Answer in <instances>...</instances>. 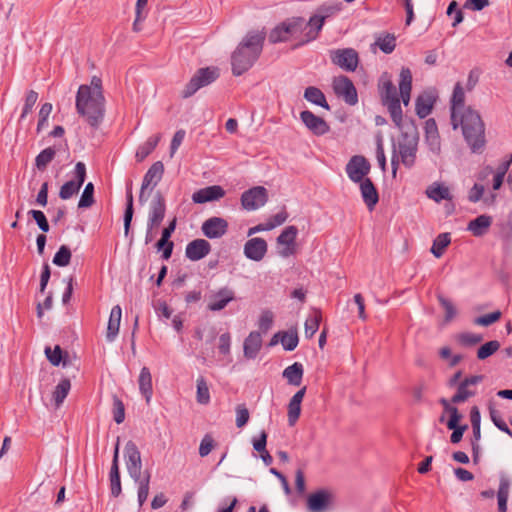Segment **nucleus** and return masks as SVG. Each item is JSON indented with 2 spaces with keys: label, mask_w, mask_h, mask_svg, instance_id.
I'll return each instance as SVG.
<instances>
[{
  "label": "nucleus",
  "mask_w": 512,
  "mask_h": 512,
  "mask_svg": "<svg viewBox=\"0 0 512 512\" xmlns=\"http://www.w3.org/2000/svg\"><path fill=\"white\" fill-rule=\"evenodd\" d=\"M379 94L383 105H385L390 113L392 121L397 127L402 123V108L400 101L405 106L410 102L411 89H412V73L407 67H403L399 74V94L398 97L395 85L388 73L382 74L379 80Z\"/></svg>",
  "instance_id": "f257e3e1"
},
{
  "label": "nucleus",
  "mask_w": 512,
  "mask_h": 512,
  "mask_svg": "<svg viewBox=\"0 0 512 512\" xmlns=\"http://www.w3.org/2000/svg\"><path fill=\"white\" fill-rule=\"evenodd\" d=\"M266 38L264 30L249 31L231 56L232 73L240 76L248 71L260 57Z\"/></svg>",
  "instance_id": "f03ea898"
},
{
  "label": "nucleus",
  "mask_w": 512,
  "mask_h": 512,
  "mask_svg": "<svg viewBox=\"0 0 512 512\" xmlns=\"http://www.w3.org/2000/svg\"><path fill=\"white\" fill-rule=\"evenodd\" d=\"M401 133L392 143L391 166L392 174L395 177L399 163L406 168H412L416 162V154L418 151L419 135L417 128L413 125L399 127Z\"/></svg>",
  "instance_id": "7ed1b4c3"
},
{
  "label": "nucleus",
  "mask_w": 512,
  "mask_h": 512,
  "mask_svg": "<svg viewBox=\"0 0 512 512\" xmlns=\"http://www.w3.org/2000/svg\"><path fill=\"white\" fill-rule=\"evenodd\" d=\"M76 110L88 124L97 128L104 118L105 98L103 92L91 93V87L81 85L76 95Z\"/></svg>",
  "instance_id": "20e7f679"
},
{
  "label": "nucleus",
  "mask_w": 512,
  "mask_h": 512,
  "mask_svg": "<svg viewBox=\"0 0 512 512\" xmlns=\"http://www.w3.org/2000/svg\"><path fill=\"white\" fill-rule=\"evenodd\" d=\"M461 126L463 136L473 152L481 150L485 145V125L480 114L471 107L459 112L457 127Z\"/></svg>",
  "instance_id": "39448f33"
},
{
  "label": "nucleus",
  "mask_w": 512,
  "mask_h": 512,
  "mask_svg": "<svg viewBox=\"0 0 512 512\" xmlns=\"http://www.w3.org/2000/svg\"><path fill=\"white\" fill-rule=\"evenodd\" d=\"M304 19L293 17L277 25L269 34L271 43L285 42L303 32Z\"/></svg>",
  "instance_id": "423d86ee"
},
{
  "label": "nucleus",
  "mask_w": 512,
  "mask_h": 512,
  "mask_svg": "<svg viewBox=\"0 0 512 512\" xmlns=\"http://www.w3.org/2000/svg\"><path fill=\"white\" fill-rule=\"evenodd\" d=\"M219 77L217 68L206 67L199 69L190 81L186 84L182 91L183 98H189L194 95L200 88L205 87L214 82Z\"/></svg>",
  "instance_id": "0eeeda50"
},
{
  "label": "nucleus",
  "mask_w": 512,
  "mask_h": 512,
  "mask_svg": "<svg viewBox=\"0 0 512 512\" xmlns=\"http://www.w3.org/2000/svg\"><path fill=\"white\" fill-rule=\"evenodd\" d=\"M74 180L64 183L59 191V197L63 200L70 199L77 194L85 182L86 166L83 162H77L74 169Z\"/></svg>",
  "instance_id": "6e6552de"
},
{
  "label": "nucleus",
  "mask_w": 512,
  "mask_h": 512,
  "mask_svg": "<svg viewBox=\"0 0 512 512\" xmlns=\"http://www.w3.org/2000/svg\"><path fill=\"white\" fill-rule=\"evenodd\" d=\"M124 459L129 476L133 480H139L142 470L141 454L133 441H128L124 448Z\"/></svg>",
  "instance_id": "1a4fd4ad"
},
{
  "label": "nucleus",
  "mask_w": 512,
  "mask_h": 512,
  "mask_svg": "<svg viewBox=\"0 0 512 512\" xmlns=\"http://www.w3.org/2000/svg\"><path fill=\"white\" fill-rule=\"evenodd\" d=\"M330 58L335 65L350 72L355 71L359 63L358 53L353 48L333 50L330 53Z\"/></svg>",
  "instance_id": "9d476101"
},
{
  "label": "nucleus",
  "mask_w": 512,
  "mask_h": 512,
  "mask_svg": "<svg viewBox=\"0 0 512 512\" xmlns=\"http://www.w3.org/2000/svg\"><path fill=\"white\" fill-rule=\"evenodd\" d=\"M298 229L296 226H287L277 237L278 254L288 258L296 253V238Z\"/></svg>",
  "instance_id": "9b49d317"
},
{
  "label": "nucleus",
  "mask_w": 512,
  "mask_h": 512,
  "mask_svg": "<svg viewBox=\"0 0 512 512\" xmlns=\"http://www.w3.org/2000/svg\"><path fill=\"white\" fill-rule=\"evenodd\" d=\"M333 90L338 97H341L348 105H355L358 102L357 90L353 82L347 76L335 77Z\"/></svg>",
  "instance_id": "f8f14e48"
},
{
  "label": "nucleus",
  "mask_w": 512,
  "mask_h": 512,
  "mask_svg": "<svg viewBox=\"0 0 512 512\" xmlns=\"http://www.w3.org/2000/svg\"><path fill=\"white\" fill-rule=\"evenodd\" d=\"M268 200L267 190L262 186H256L241 195L242 207L247 211H254L264 206Z\"/></svg>",
  "instance_id": "ddd939ff"
},
{
  "label": "nucleus",
  "mask_w": 512,
  "mask_h": 512,
  "mask_svg": "<svg viewBox=\"0 0 512 512\" xmlns=\"http://www.w3.org/2000/svg\"><path fill=\"white\" fill-rule=\"evenodd\" d=\"M484 379L483 375H474L465 378L458 385L457 392L452 396L451 402L453 404L463 403L469 398L476 395V389L473 388Z\"/></svg>",
  "instance_id": "4468645a"
},
{
  "label": "nucleus",
  "mask_w": 512,
  "mask_h": 512,
  "mask_svg": "<svg viewBox=\"0 0 512 512\" xmlns=\"http://www.w3.org/2000/svg\"><path fill=\"white\" fill-rule=\"evenodd\" d=\"M370 163L363 156H353L346 165V173L351 181L359 183L370 171Z\"/></svg>",
  "instance_id": "2eb2a0df"
},
{
  "label": "nucleus",
  "mask_w": 512,
  "mask_h": 512,
  "mask_svg": "<svg viewBox=\"0 0 512 512\" xmlns=\"http://www.w3.org/2000/svg\"><path fill=\"white\" fill-rule=\"evenodd\" d=\"M300 119L305 127L314 135L322 136L329 132V124L322 118L309 110L300 113Z\"/></svg>",
  "instance_id": "dca6fc26"
},
{
  "label": "nucleus",
  "mask_w": 512,
  "mask_h": 512,
  "mask_svg": "<svg viewBox=\"0 0 512 512\" xmlns=\"http://www.w3.org/2000/svg\"><path fill=\"white\" fill-rule=\"evenodd\" d=\"M333 498V493L329 490H318L309 495L307 499L308 509L311 512H323L331 506Z\"/></svg>",
  "instance_id": "f3484780"
},
{
  "label": "nucleus",
  "mask_w": 512,
  "mask_h": 512,
  "mask_svg": "<svg viewBox=\"0 0 512 512\" xmlns=\"http://www.w3.org/2000/svg\"><path fill=\"white\" fill-rule=\"evenodd\" d=\"M166 212L165 199L160 192H157L150 202L147 224L151 227H159Z\"/></svg>",
  "instance_id": "a211bd4d"
},
{
  "label": "nucleus",
  "mask_w": 512,
  "mask_h": 512,
  "mask_svg": "<svg viewBox=\"0 0 512 512\" xmlns=\"http://www.w3.org/2000/svg\"><path fill=\"white\" fill-rule=\"evenodd\" d=\"M203 234L210 239H217L226 234L228 222L221 217H211L202 224Z\"/></svg>",
  "instance_id": "6ab92c4d"
},
{
  "label": "nucleus",
  "mask_w": 512,
  "mask_h": 512,
  "mask_svg": "<svg viewBox=\"0 0 512 512\" xmlns=\"http://www.w3.org/2000/svg\"><path fill=\"white\" fill-rule=\"evenodd\" d=\"M267 242L260 237L249 239L244 245V255L246 258L259 262L267 253Z\"/></svg>",
  "instance_id": "aec40b11"
},
{
  "label": "nucleus",
  "mask_w": 512,
  "mask_h": 512,
  "mask_svg": "<svg viewBox=\"0 0 512 512\" xmlns=\"http://www.w3.org/2000/svg\"><path fill=\"white\" fill-rule=\"evenodd\" d=\"M225 190L219 185H212L195 191L192 201L197 204L216 201L224 197Z\"/></svg>",
  "instance_id": "412c9836"
},
{
  "label": "nucleus",
  "mask_w": 512,
  "mask_h": 512,
  "mask_svg": "<svg viewBox=\"0 0 512 512\" xmlns=\"http://www.w3.org/2000/svg\"><path fill=\"white\" fill-rule=\"evenodd\" d=\"M210 251L211 245L207 240L195 239L187 244L185 255L191 261H198L206 257Z\"/></svg>",
  "instance_id": "4be33fe9"
},
{
  "label": "nucleus",
  "mask_w": 512,
  "mask_h": 512,
  "mask_svg": "<svg viewBox=\"0 0 512 512\" xmlns=\"http://www.w3.org/2000/svg\"><path fill=\"white\" fill-rule=\"evenodd\" d=\"M465 103V93L461 83H456L453 89V94L451 98V122L453 128H457V120L459 112L463 111L466 107Z\"/></svg>",
  "instance_id": "5701e85b"
},
{
  "label": "nucleus",
  "mask_w": 512,
  "mask_h": 512,
  "mask_svg": "<svg viewBox=\"0 0 512 512\" xmlns=\"http://www.w3.org/2000/svg\"><path fill=\"white\" fill-rule=\"evenodd\" d=\"M425 141L429 150L434 154H439L441 150L440 136L436 121L432 118L425 122Z\"/></svg>",
  "instance_id": "b1692460"
},
{
  "label": "nucleus",
  "mask_w": 512,
  "mask_h": 512,
  "mask_svg": "<svg viewBox=\"0 0 512 512\" xmlns=\"http://www.w3.org/2000/svg\"><path fill=\"white\" fill-rule=\"evenodd\" d=\"M118 458H119V438L117 439V442L115 445L112 465H111V469H110V487H111V494L114 497H118L122 491Z\"/></svg>",
  "instance_id": "393cba45"
},
{
  "label": "nucleus",
  "mask_w": 512,
  "mask_h": 512,
  "mask_svg": "<svg viewBox=\"0 0 512 512\" xmlns=\"http://www.w3.org/2000/svg\"><path fill=\"white\" fill-rule=\"evenodd\" d=\"M233 299L234 292L231 289L224 287L210 296L208 309L210 311H220L224 309Z\"/></svg>",
  "instance_id": "a878e982"
},
{
  "label": "nucleus",
  "mask_w": 512,
  "mask_h": 512,
  "mask_svg": "<svg viewBox=\"0 0 512 512\" xmlns=\"http://www.w3.org/2000/svg\"><path fill=\"white\" fill-rule=\"evenodd\" d=\"M492 222L491 216L483 214L471 220L467 225V230L475 237H482L488 233Z\"/></svg>",
  "instance_id": "bb28decb"
},
{
  "label": "nucleus",
  "mask_w": 512,
  "mask_h": 512,
  "mask_svg": "<svg viewBox=\"0 0 512 512\" xmlns=\"http://www.w3.org/2000/svg\"><path fill=\"white\" fill-rule=\"evenodd\" d=\"M164 173V165L162 162L157 161L152 164V166L148 169L146 174L144 175L142 186L143 189L152 190L157 184L161 181Z\"/></svg>",
  "instance_id": "cd10ccee"
},
{
  "label": "nucleus",
  "mask_w": 512,
  "mask_h": 512,
  "mask_svg": "<svg viewBox=\"0 0 512 512\" xmlns=\"http://www.w3.org/2000/svg\"><path fill=\"white\" fill-rule=\"evenodd\" d=\"M360 183L361 195L364 203L369 210H373L379 200L378 192L369 178H365Z\"/></svg>",
  "instance_id": "c85d7f7f"
},
{
  "label": "nucleus",
  "mask_w": 512,
  "mask_h": 512,
  "mask_svg": "<svg viewBox=\"0 0 512 512\" xmlns=\"http://www.w3.org/2000/svg\"><path fill=\"white\" fill-rule=\"evenodd\" d=\"M306 393V386L298 390L290 399L288 404V422L293 426L299 419L301 413V403Z\"/></svg>",
  "instance_id": "c756f323"
},
{
  "label": "nucleus",
  "mask_w": 512,
  "mask_h": 512,
  "mask_svg": "<svg viewBox=\"0 0 512 512\" xmlns=\"http://www.w3.org/2000/svg\"><path fill=\"white\" fill-rule=\"evenodd\" d=\"M262 346L261 334L257 331L251 332L244 340V356L248 359H254Z\"/></svg>",
  "instance_id": "7c9ffc66"
},
{
  "label": "nucleus",
  "mask_w": 512,
  "mask_h": 512,
  "mask_svg": "<svg viewBox=\"0 0 512 512\" xmlns=\"http://www.w3.org/2000/svg\"><path fill=\"white\" fill-rule=\"evenodd\" d=\"M325 21L324 16L314 15L309 19L308 23L304 22L303 31L305 32V39L302 43H307L317 38L319 31L322 29Z\"/></svg>",
  "instance_id": "2f4dec72"
},
{
  "label": "nucleus",
  "mask_w": 512,
  "mask_h": 512,
  "mask_svg": "<svg viewBox=\"0 0 512 512\" xmlns=\"http://www.w3.org/2000/svg\"><path fill=\"white\" fill-rule=\"evenodd\" d=\"M121 316H122L121 307L119 305L114 306L110 312V317H109L108 326H107V333H106V338L109 342L114 341L116 336L118 335L119 328H120V322H121Z\"/></svg>",
  "instance_id": "473e14b6"
},
{
  "label": "nucleus",
  "mask_w": 512,
  "mask_h": 512,
  "mask_svg": "<svg viewBox=\"0 0 512 512\" xmlns=\"http://www.w3.org/2000/svg\"><path fill=\"white\" fill-rule=\"evenodd\" d=\"M510 485V479L505 474H501L497 492L498 512H507V501L509 497Z\"/></svg>",
  "instance_id": "72a5a7b5"
},
{
  "label": "nucleus",
  "mask_w": 512,
  "mask_h": 512,
  "mask_svg": "<svg viewBox=\"0 0 512 512\" xmlns=\"http://www.w3.org/2000/svg\"><path fill=\"white\" fill-rule=\"evenodd\" d=\"M303 374V365L299 362H295L283 370L282 376L290 385L299 386L302 383Z\"/></svg>",
  "instance_id": "f704fd0d"
},
{
  "label": "nucleus",
  "mask_w": 512,
  "mask_h": 512,
  "mask_svg": "<svg viewBox=\"0 0 512 512\" xmlns=\"http://www.w3.org/2000/svg\"><path fill=\"white\" fill-rule=\"evenodd\" d=\"M138 383L141 394L145 397L146 402L149 403L153 394V388L152 376L147 367L141 369Z\"/></svg>",
  "instance_id": "c9c22d12"
},
{
  "label": "nucleus",
  "mask_w": 512,
  "mask_h": 512,
  "mask_svg": "<svg viewBox=\"0 0 512 512\" xmlns=\"http://www.w3.org/2000/svg\"><path fill=\"white\" fill-rule=\"evenodd\" d=\"M426 195L428 198L434 200L439 203L442 200H451L452 195L447 186H444L440 183H433L426 189Z\"/></svg>",
  "instance_id": "e433bc0d"
},
{
  "label": "nucleus",
  "mask_w": 512,
  "mask_h": 512,
  "mask_svg": "<svg viewBox=\"0 0 512 512\" xmlns=\"http://www.w3.org/2000/svg\"><path fill=\"white\" fill-rule=\"evenodd\" d=\"M304 98L312 104L318 105L326 110H330V106L324 93L315 86H309L305 89Z\"/></svg>",
  "instance_id": "4c0bfd02"
},
{
  "label": "nucleus",
  "mask_w": 512,
  "mask_h": 512,
  "mask_svg": "<svg viewBox=\"0 0 512 512\" xmlns=\"http://www.w3.org/2000/svg\"><path fill=\"white\" fill-rule=\"evenodd\" d=\"M435 102V98L431 94H423L417 97L416 99V114L420 118L427 117L433 108Z\"/></svg>",
  "instance_id": "58836bf2"
},
{
  "label": "nucleus",
  "mask_w": 512,
  "mask_h": 512,
  "mask_svg": "<svg viewBox=\"0 0 512 512\" xmlns=\"http://www.w3.org/2000/svg\"><path fill=\"white\" fill-rule=\"evenodd\" d=\"M161 135L157 134L155 136L149 137L143 144H141L135 154V158L137 162H142L148 155L152 153V151L158 145L160 141Z\"/></svg>",
  "instance_id": "ea45409f"
},
{
  "label": "nucleus",
  "mask_w": 512,
  "mask_h": 512,
  "mask_svg": "<svg viewBox=\"0 0 512 512\" xmlns=\"http://www.w3.org/2000/svg\"><path fill=\"white\" fill-rule=\"evenodd\" d=\"M322 321L321 311L314 309L305 321V336L312 338L319 329L320 322Z\"/></svg>",
  "instance_id": "a19ab883"
},
{
  "label": "nucleus",
  "mask_w": 512,
  "mask_h": 512,
  "mask_svg": "<svg viewBox=\"0 0 512 512\" xmlns=\"http://www.w3.org/2000/svg\"><path fill=\"white\" fill-rule=\"evenodd\" d=\"M133 194L132 184L130 183L126 190V209L124 212V233L127 236L130 231V226L133 218Z\"/></svg>",
  "instance_id": "79ce46f5"
},
{
  "label": "nucleus",
  "mask_w": 512,
  "mask_h": 512,
  "mask_svg": "<svg viewBox=\"0 0 512 512\" xmlns=\"http://www.w3.org/2000/svg\"><path fill=\"white\" fill-rule=\"evenodd\" d=\"M150 472L146 471L144 476L139 475V480H134L138 484V503L141 507L148 498L150 487Z\"/></svg>",
  "instance_id": "37998d69"
},
{
  "label": "nucleus",
  "mask_w": 512,
  "mask_h": 512,
  "mask_svg": "<svg viewBox=\"0 0 512 512\" xmlns=\"http://www.w3.org/2000/svg\"><path fill=\"white\" fill-rule=\"evenodd\" d=\"M450 242H451V237H450L449 233L439 234L433 241V244L431 247V253L436 258H440L444 254L445 249L448 247Z\"/></svg>",
  "instance_id": "c03bdc74"
},
{
  "label": "nucleus",
  "mask_w": 512,
  "mask_h": 512,
  "mask_svg": "<svg viewBox=\"0 0 512 512\" xmlns=\"http://www.w3.org/2000/svg\"><path fill=\"white\" fill-rule=\"evenodd\" d=\"M196 382V400L201 405H207L210 402V391L207 381L203 376H200Z\"/></svg>",
  "instance_id": "a18cd8bd"
},
{
  "label": "nucleus",
  "mask_w": 512,
  "mask_h": 512,
  "mask_svg": "<svg viewBox=\"0 0 512 512\" xmlns=\"http://www.w3.org/2000/svg\"><path fill=\"white\" fill-rule=\"evenodd\" d=\"M45 354L52 365L59 366L61 363L63 366L67 365L68 354L65 353V355H63V351L61 350L60 346H55L53 350L50 347H46Z\"/></svg>",
  "instance_id": "49530a36"
},
{
  "label": "nucleus",
  "mask_w": 512,
  "mask_h": 512,
  "mask_svg": "<svg viewBox=\"0 0 512 512\" xmlns=\"http://www.w3.org/2000/svg\"><path fill=\"white\" fill-rule=\"evenodd\" d=\"M56 150L52 147H47L42 150L35 158V165L38 170L44 171L48 164L54 159Z\"/></svg>",
  "instance_id": "de8ad7c7"
},
{
  "label": "nucleus",
  "mask_w": 512,
  "mask_h": 512,
  "mask_svg": "<svg viewBox=\"0 0 512 512\" xmlns=\"http://www.w3.org/2000/svg\"><path fill=\"white\" fill-rule=\"evenodd\" d=\"M71 388V383L68 379L61 380L58 385L55 387L53 392V399L56 407H59L65 398L67 397Z\"/></svg>",
  "instance_id": "09e8293b"
},
{
  "label": "nucleus",
  "mask_w": 512,
  "mask_h": 512,
  "mask_svg": "<svg viewBox=\"0 0 512 512\" xmlns=\"http://www.w3.org/2000/svg\"><path fill=\"white\" fill-rule=\"evenodd\" d=\"M375 44L386 54H390L396 47V37L393 34H386L377 38Z\"/></svg>",
  "instance_id": "8fccbe9b"
},
{
  "label": "nucleus",
  "mask_w": 512,
  "mask_h": 512,
  "mask_svg": "<svg viewBox=\"0 0 512 512\" xmlns=\"http://www.w3.org/2000/svg\"><path fill=\"white\" fill-rule=\"evenodd\" d=\"M71 250L68 246L62 245L53 257V264L59 267L68 266L71 261Z\"/></svg>",
  "instance_id": "3c124183"
},
{
  "label": "nucleus",
  "mask_w": 512,
  "mask_h": 512,
  "mask_svg": "<svg viewBox=\"0 0 512 512\" xmlns=\"http://www.w3.org/2000/svg\"><path fill=\"white\" fill-rule=\"evenodd\" d=\"M280 342L286 351H293L299 343L297 332H281Z\"/></svg>",
  "instance_id": "603ef678"
},
{
  "label": "nucleus",
  "mask_w": 512,
  "mask_h": 512,
  "mask_svg": "<svg viewBox=\"0 0 512 512\" xmlns=\"http://www.w3.org/2000/svg\"><path fill=\"white\" fill-rule=\"evenodd\" d=\"M38 100V93L34 90H30L27 92L25 97V103L22 109V113L20 115L19 121H23L29 113L32 112L34 105Z\"/></svg>",
  "instance_id": "864d4df0"
},
{
  "label": "nucleus",
  "mask_w": 512,
  "mask_h": 512,
  "mask_svg": "<svg viewBox=\"0 0 512 512\" xmlns=\"http://www.w3.org/2000/svg\"><path fill=\"white\" fill-rule=\"evenodd\" d=\"M94 203V185L89 182L82 192L80 200L78 202L79 208H88Z\"/></svg>",
  "instance_id": "5fc2aeb1"
},
{
  "label": "nucleus",
  "mask_w": 512,
  "mask_h": 512,
  "mask_svg": "<svg viewBox=\"0 0 512 512\" xmlns=\"http://www.w3.org/2000/svg\"><path fill=\"white\" fill-rule=\"evenodd\" d=\"M500 348V343L497 340H492L482 345L477 351V357L484 360L493 355Z\"/></svg>",
  "instance_id": "6e6d98bb"
},
{
  "label": "nucleus",
  "mask_w": 512,
  "mask_h": 512,
  "mask_svg": "<svg viewBox=\"0 0 512 512\" xmlns=\"http://www.w3.org/2000/svg\"><path fill=\"white\" fill-rule=\"evenodd\" d=\"M457 340L459 344L465 347H472L483 340V337L480 334H475L472 332H463L457 336Z\"/></svg>",
  "instance_id": "4d7b16f0"
},
{
  "label": "nucleus",
  "mask_w": 512,
  "mask_h": 512,
  "mask_svg": "<svg viewBox=\"0 0 512 512\" xmlns=\"http://www.w3.org/2000/svg\"><path fill=\"white\" fill-rule=\"evenodd\" d=\"M52 112V104L44 103L39 110V119L37 123V133H40L48 124V118Z\"/></svg>",
  "instance_id": "13d9d810"
},
{
  "label": "nucleus",
  "mask_w": 512,
  "mask_h": 512,
  "mask_svg": "<svg viewBox=\"0 0 512 512\" xmlns=\"http://www.w3.org/2000/svg\"><path fill=\"white\" fill-rule=\"evenodd\" d=\"M489 414H490V418H491L492 422L499 430H501L502 432L506 433L509 436H512L511 429L507 426V424L501 418V416L499 415V412L496 409L490 407Z\"/></svg>",
  "instance_id": "bf43d9fd"
},
{
  "label": "nucleus",
  "mask_w": 512,
  "mask_h": 512,
  "mask_svg": "<svg viewBox=\"0 0 512 512\" xmlns=\"http://www.w3.org/2000/svg\"><path fill=\"white\" fill-rule=\"evenodd\" d=\"M510 166V162H503L497 168L496 173L493 176V189L498 190L504 182L505 174L507 173Z\"/></svg>",
  "instance_id": "052dcab7"
},
{
  "label": "nucleus",
  "mask_w": 512,
  "mask_h": 512,
  "mask_svg": "<svg viewBox=\"0 0 512 512\" xmlns=\"http://www.w3.org/2000/svg\"><path fill=\"white\" fill-rule=\"evenodd\" d=\"M274 315L270 310H264L259 318L258 327L261 332L266 333L273 325Z\"/></svg>",
  "instance_id": "680f3d73"
},
{
  "label": "nucleus",
  "mask_w": 512,
  "mask_h": 512,
  "mask_svg": "<svg viewBox=\"0 0 512 512\" xmlns=\"http://www.w3.org/2000/svg\"><path fill=\"white\" fill-rule=\"evenodd\" d=\"M236 426L238 428L244 427L250 418L249 410L245 404H239L236 406Z\"/></svg>",
  "instance_id": "e2e57ef3"
},
{
  "label": "nucleus",
  "mask_w": 512,
  "mask_h": 512,
  "mask_svg": "<svg viewBox=\"0 0 512 512\" xmlns=\"http://www.w3.org/2000/svg\"><path fill=\"white\" fill-rule=\"evenodd\" d=\"M113 419L117 424H121L125 419L124 404L117 396L113 397Z\"/></svg>",
  "instance_id": "0e129e2a"
},
{
  "label": "nucleus",
  "mask_w": 512,
  "mask_h": 512,
  "mask_svg": "<svg viewBox=\"0 0 512 512\" xmlns=\"http://www.w3.org/2000/svg\"><path fill=\"white\" fill-rule=\"evenodd\" d=\"M29 215H31L33 217V219L36 221L39 229L46 233L49 231L50 229V226H49V223L47 221V218L45 216V214L40 211V210H30L28 212Z\"/></svg>",
  "instance_id": "69168bd1"
},
{
  "label": "nucleus",
  "mask_w": 512,
  "mask_h": 512,
  "mask_svg": "<svg viewBox=\"0 0 512 512\" xmlns=\"http://www.w3.org/2000/svg\"><path fill=\"white\" fill-rule=\"evenodd\" d=\"M438 300H439V303L441 304V306L445 310V321L446 322L451 321L456 315V309H455L453 303L450 300L446 299L442 295L438 296Z\"/></svg>",
  "instance_id": "338daca9"
},
{
  "label": "nucleus",
  "mask_w": 512,
  "mask_h": 512,
  "mask_svg": "<svg viewBox=\"0 0 512 512\" xmlns=\"http://www.w3.org/2000/svg\"><path fill=\"white\" fill-rule=\"evenodd\" d=\"M500 317H501V312L495 311V312L477 317L474 320V323L477 325H481V326H489V325L495 323L496 321H498L500 319Z\"/></svg>",
  "instance_id": "774afa93"
}]
</instances>
